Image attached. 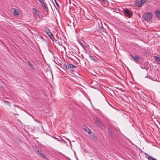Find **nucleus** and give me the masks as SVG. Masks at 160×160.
<instances>
[{
	"label": "nucleus",
	"instance_id": "obj_1",
	"mask_svg": "<svg viewBox=\"0 0 160 160\" xmlns=\"http://www.w3.org/2000/svg\"><path fill=\"white\" fill-rule=\"evenodd\" d=\"M152 12H146L142 16V18L147 22H150L152 19Z\"/></svg>",
	"mask_w": 160,
	"mask_h": 160
},
{
	"label": "nucleus",
	"instance_id": "obj_2",
	"mask_svg": "<svg viewBox=\"0 0 160 160\" xmlns=\"http://www.w3.org/2000/svg\"><path fill=\"white\" fill-rule=\"evenodd\" d=\"M45 31L46 33L49 36L50 38L52 41H53L55 40V38L53 37L52 33L51 32L49 29L48 28H45Z\"/></svg>",
	"mask_w": 160,
	"mask_h": 160
},
{
	"label": "nucleus",
	"instance_id": "obj_3",
	"mask_svg": "<svg viewBox=\"0 0 160 160\" xmlns=\"http://www.w3.org/2000/svg\"><path fill=\"white\" fill-rule=\"evenodd\" d=\"M146 2V0H136L135 5L138 7H141L142 6V5Z\"/></svg>",
	"mask_w": 160,
	"mask_h": 160
},
{
	"label": "nucleus",
	"instance_id": "obj_4",
	"mask_svg": "<svg viewBox=\"0 0 160 160\" xmlns=\"http://www.w3.org/2000/svg\"><path fill=\"white\" fill-rule=\"evenodd\" d=\"M100 119L96 118L95 120V122L97 124L98 126L101 129H103L104 128V124L101 122L100 120Z\"/></svg>",
	"mask_w": 160,
	"mask_h": 160
},
{
	"label": "nucleus",
	"instance_id": "obj_5",
	"mask_svg": "<svg viewBox=\"0 0 160 160\" xmlns=\"http://www.w3.org/2000/svg\"><path fill=\"white\" fill-rule=\"evenodd\" d=\"M131 58H132L134 60L135 62L138 63L139 62V61L141 60V58L140 56H138L136 54L133 55H130Z\"/></svg>",
	"mask_w": 160,
	"mask_h": 160
},
{
	"label": "nucleus",
	"instance_id": "obj_6",
	"mask_svg": "<svg viewBox=\"0 0 160 160\" xmlns=\"http://www.w3.org/2000/svg\"><path fill=\"white\" fill-rule=\"evenodd\" d=\"M63 67L65 68L66 69H68L69 68H77V66H74L73 64L67 63V64H65L63 65Z\"/></svg>",
	"mask_w": 160,
	"mask_h": 160
},
{
	"label": "nucleus",
	"instance_id": "obj_7",
	"mask_svg": "<svg viewBox=\"0 0 160 160\" xmlns=\"http://www.w3.org/2000/svg\"><path fill=\"white\" fill-rule=\"evenodd\" d=\"M124 13L125 16L128 18H131L132 15V13L127 8L125 10Z\"/></svg>",
	"mask_w": 160,
	"mask_h": 160
},
{
	"label": "nucleus",
	"instance_id": "obj_8",
	"mask_svg": "<svg viewBox=\"0 0 160 160\" xmlns=\"http://www.w3.org/2000/svg\"><path fill=\"white\" fill-rule=\"evenodd\" d=\"M45 0H39V2L41 4V6L45 10L48 11V9L47 7L46 6V4L44 2Z\"/></svg>",
	"mask_w": 160,
	"mask_h": 160
},
{
	"label": "nucleus",
	"instance_id": "obj_9",
	"mask_svg": "<svg viewBox=\"0 0 160 160\" xmlns=\"http://www.w3.org/2000/svg\"><path fill=\"white\" fill-rule=\"evenodd\" d=\"M80 43L81 45L83 47L85 48H88L89 47V46L83 40H81Z\"/></svg>",
	"mask_w": 160,
	"mask_h": 160
},
{
	"label": "nucleus",
	"instance_id": "obj_10",
	"mask_svg": "<svg viewBox=\"0 0 160 160\" xmlns=\"http://www.w3.org/2000/svg\"><path fill=\"white\" fill-rule=\"evenodd\" d=\"M155 15L158 20L160 19V11L159 10H157L155 11Z\"/></svg>",
	"mask_w": 160,
	"mask_h": 160
},
{
	"label": "nucleus",
	"instance_id": "obj_11",
	"mask_svg": "<svg viewBox=\"0 0 160 160\" xmlns=\"http://www.w3.org/2000/svg\"><path fill=\"white\" fill-rule=\"evenodd\" d=\"M98 28V30L99 31V32H105V29L103 28V27L102 26V25H100L99 26Z\"/></svg>",
	"mask_w": 160,
	"mask_h": 160
},
{
	"label": "nucleus",
	"instance_id": "obj_12",
	"mask_svg": "<svg viewBox=\"0 0 160 160\" xmlns=\"http://www.w3.org/2000/svg\"><path fill=\"white\" fill-rule=\"evenodd\" d=\"M88 133L89 134L90 136L94 139L96 138V137L95 136V135L94 134L93 132L90 130L88 131Z\"/></svg>",
	"mask_w": 160,
	"mask_h": 160
},
{
	"label": "nucleus",
	"instance_id": "obj_13",
	"mask_svg": "<svg viewBox=\"0 0 160 160\" xmlns=\"http://www.w3.org/2000/svg\"><path fill=\"white\" fill-rule=\"evenodd\" d=\"M27 63L29 66L31 68V69L32 70L34 71L35 68L31 62L30 61H28Z\"/></svg>",
	"mask_w": 160,
	"mask_h": 160
},
{
	"label": "nucleus",
	"instance_id": "obj_14",
	"mask_svg": "<svg viewBox=\"0 0 160 160\" xmlns=\"http://www.w3.org/2000/svg\"><path fill=\"white\" fill-rule=\"evenodd\" d=\"M95 23L97 25V27H98L100 25H102V22L99 19H97L96 20V22H95Z\"/></svg>",
	"mask_w": 160,
	"mask_h": 160
},
{
	"label": "nucleus",
	"instance_id": "obj_15",
	"mask_svg": "<svg viewBox=\"0 0 160 160\" xmlns=\"http://www.w3.org/2000/svg\"><path fill=\"white\" fill-rule=\"evenodd\" d=\"M89 57L90 59H91L92 60V61H94V62L97 61V60L96 59V58L94 56H92L91 55H89Z\"/></svg>",
	"mask_w": 160,
	"mask_h": 160
},
{
	"label": "nucleus",
	"instance_id": "obj_16",
	"mask_svg": "<svg viewBox=\"0 0 160 160\" xmlns=\"http://www.w3.org/2000/svg\"><path fill=\"white\" fill-rule=\"evenodd\" d=\"M148 156L147 158L148 160H157L155 158L149 155L148 154H147Z\"/></svg>",
	"mask_w": 160,
	"mask_h": 160
},
{
	"label": "nucleus",
	"instance_id": "obj_17",
	"mask_svg": "<svg viewBox=\"0 0 160 160\" xmlns=\"http://www.w3.org/2000/svg\"><path fill=\"white\" fill-rule=\"evenodd\" d=\"M2 101L7 103V104L9 106H11V103L10 102L4 100H2Z\"/></svg>",
	"mask_w": 160,
	"mask_h": 160
},
{
	"label": "nucleus",
	"instance_id": "obj_18",
	"mask_svg": "<svg viewBox=\"0 0 160 160\" xmlns=\"http://www.w3.org/2000/svg\"><path fill=\"white\" fill-rule=\"evenodd\" d=\"M84 127L85 128H84V130L88 133V131L90 130L86 126H85Z\"/></svg>",
	"mask_w": 160,
	"mask_h": 160
},
{
	"label": "nucleus",
	"instance_id": "obj_19",
	"mask_svg": "<svg viewBox=\"0 0 160 160\" xmlns=\"http://www.w3.org/2000/svg\"><path fill=\"white\" fill-rule=\"evenodd\" d=\"M13 14L15 15H18L19 14V12L17 10H16L15 9H14Z\"/></svg>",
	"mask_w": 160,
	"mask_h": 160
},
{
	"label": "nucleus",
	"instance_id": "obj_20",
	"mask_svg": "<svg viewBox=\"0 0 160 160\" xmlns=\"http://www.w3.org/2000/svg\"><path fill=\"white\" fill-rule=\"evenodd\" d=\"M154 57L157 61H160V58L156 56H154Z\"/></svg>",
	"mask_w": 160,
	"mask_h": 160
},
{
	"label": "nucleus",
	"instance_id": "obj_21",
	"mask_svg": "<svg viewBox=\"0 0 160 160\" xmlns=\"http://www.w3.org/2000/svg\"><path fill=\"white\" fill-rule=\"evenodd\" d=\"M108 133L109 134H110V135H112V130H111V129H109V128H108Z\"/></svg>",
	"mask_w": 160,
	"mask_h": 160
},
{
	"label": "nucleus",
	"instance_id": "obj_22",
	"mask_svg": "<svg viewBox=\"0 0 160 160\" xmlns=\"http://www.w3.org/2000/svg\"><path fill=\"white\" fill-rule=\"evenodd\" d=\"M55 0V3H56V4L57 7V8H58L57 9H60V6L59 5V4L56 2V1L55 0Z\"/></svg>",
	"mask_w": 160,
	"mask_h": 160
},
{
	"label": "nucleus",
	"instance_id": "obj_23",
	"mask_svg": "<svg viewBox=\"0 0 160 160\" xmlns=\"http://www.w3.org/2000/svg\"><path fill=\"white\" fill-rule=\"evenodd\" d=\"M38 152V153L39 154L41 157H42L43 158H45V155L44 154H43L42 153L40 152L39 151V152Z\"/></svg>",
	"mask_w": 160,
	"mask_h": 160
},
{
	"label": "nucleus",
	"instance_id": "obj_24",
	"mask_svg": "<svg viewBox=\"0 0 160 160\" xmlns=\"http://www.w3.org/2000/svg\"><path fill=\"white\" fill-rule=\"evenodd\" d=\"M69 72L72 73H73V72L74 71V70L72 69V68H69L68 69Z\"/></svg>",
	"mask_w": 160,
	"mask_h": 160
},
{
	"label": "nucleus",
	"instance_id": "obj_25",
	"mask_svg": "<svg viewBox=\"0 0 160 160\" xmlns=\"http://www.w3.org/2000/svg\"><path fill=\"white\" fill-rule=\"evenodd\" d=\"M35 150H36L38 152H39V149L38 147L35 146Z\"/></svg>",
	"mask_w": 160,
	"mask_h": 160
},
{
	"label": "nucleus",
	"instance_id": "obj_26",
	"mask_svg": "<svg viewBox=\"0 0 160 160\" xmlns=\"http://www.w3.org/2000/svg\"><path fill=\"white\" fill-rule=\"evenodd\" d=\"M57 43L60 46H61L62 45V43H61V42L58 41L57 42Z\"/></svg>",
	"mask_w": 160,
	"mask_h": 160
},
{
	"label": "nucleus",
	"instance_id": "obj_27",
	"mask_svg": "<svg viewBox=\"0 0 160 160\" xmlns=\"http://www.w3.org/2000/svg\"><path fill=\"white\" fill-rule=\"evenodd\" d=\"M32 10H33V11L34 12H37V11H38L36 9H35V8H33Z\"/></svg>",
	"mask_w": 160,
	"mask_h": 160
},
{
	"label": "nucleus",
	"instance_id": "obj_28",
	"mask_svg": "<svg viewBox=\"0 0 160 160\" xmlns=\"http://www.w3.org/2000/svg\"><path fill=\"white\" fill-rule=\"evenodd\" d=\"M53 138H54V139H57H57H58V138H55V137H53Z\"/></svg>",
	"mask_w": 160,
	"mask_h": 160
},
{
	"label": "nucleus",
	"instance_id": "obj_29",
	"mask_svg": "<svg viewBox=\"0 0 160 160\" xmlns=\"http://www.w3.org/2000/svg\"><path fill=\"white\" fill-rule=\"evenodd\" d=\"M72 24H73V26H74H74H74V22H73Z\"/></svg>",
	"mask_w": 160,
	"mask_h": 160
},
{
	"label": "nucleus",
	"instance_id": "obj_30",
	"mask_svg": "<svg viewBox=\"0 0 160 160\" xmlns=\"http://www.w3.org/2000/svg\"><path fill=\"white\" fill-rule=\"evenodd\" d=\"M85 126H84L83 127V128L84 129V128H85L84 127Z\"/></svg>",
	"mask_w": 160,
	"mask_h": 160
},
{
	"label": "nucleus",
	"instance_id": "obj_31",
	"mask_svg": "<svg viewBox=\"0 0 160 160\" xmlns=\"http://www.w3.org/2000/svg\"><path fill=\"white\" fill-rule=\"evenodd\" d=\"M102 0V1H104H104H105V0Z\"/></svg>",
	"mask_w": 160,
	"mask_h": 160
},
{
	"label": "nucleus",
	"instance_id": "obj_32",
	"mask_svg": "<svg viewBox=\"0 0 160 160\" xmlns=\"http://www.w3.org/2000/svg\"><path fill=\"white\" fill-rule=\"evenodd\" d=\"M57 41V40H56V42Z\"/></svg>",
	"mask_w": 160,
	"mask_h": 160
}]
</instances>
